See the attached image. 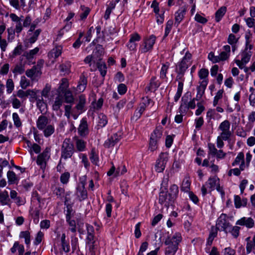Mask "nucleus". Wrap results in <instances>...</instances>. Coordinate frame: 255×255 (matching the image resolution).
I'll return each instance as SVG.
<instances>
[{
    "label": "nucleus",
    "mask_w": 255,
    "mask_h": 255,
    "mask_svg": "<svg viewBox=\"0 0 255 255\" xmlns=\"http://www.w3.org/2000/svg\"><path fill=\"white\" fill-rule=\"evenodd\" d=\"M77 130L78 134L82 137H86L89 134V127L86 118H84L81 120Z\"/></svg>",
    "instance_id": "13"
},
{
    "label": "nucleus",
    "mask_w": 255,
    "mask_h": 255,
    "mask_svg": "<svg viewBox=\"0 0 255 255\" xmlns=\"http://www.w3.org/2000/svg\"><path fill=\"white\" fill-rule=\"evenodd\" d=\"M158 142L150 138L148 148L149 150L151 151H155L158 147Z\"/></svg>",
    "instance_id": "64"
},
{
    "label": "nucleus",
    "mask_w": 255,
    "mask_h": 255,
    "mask_svg": "<svg viewBox=\"0 0 255 255\" xmlns=\"http://www.w3.org/2000/svg\"><path fill=\"white\" fill-rule=\"evenodd\" d=\"M218 229L217 227L212 226L211 228L209 236L207 240V244L209 245H211L214 238L217 236Z\"/></svg>",
    "instance_id": "33"
},
{
    "label": "nucleus",
    "mask_w": 255,
    "mask_h": 255,
    "mask_svg": "<svg viewBox=\"0 0 255 255\" xmlns=\"http://www.w3.org/2000/svg\"><path fill=\"white\" fill-rule=\"evenodd\" d=\"M186 9L185 7H182L179 9L175 13V24L178 25L180 22L183 19L186 13Z\"/></svg>",
    "instance_id": "24"
},
{
    "label": "nucleus",
    "mask_w": 255,
    "mask_h": 255,
    "mask_svg": "<svg viewBox=\"0 0 255 255\" xmlns=\"http://www.w3.org/2000/svg\"><path fill=\"white\" fill-rule=\"evenodd\" d=\"M190 181L188 177H186L182 182L181 190L184 192H188L190 189Z\"/></svg>",
    "instance_id": "49"
},
{
    "label": "nucleus",
    "mask_w": 255,
    "mask_h": 255,
    "mask_svg": "<svg viewBox=\"0 0 255 255\" xmlns=\"http://www.w3.org/2000/svg\"><path fill=\"white\" fill-rule=\"evenodd\" d=\"M252 54L245 50L241 53V60H236L235 62L239 67H242V64H247L250 60Z\"/></svg>",
    "instance_id": "17"
},
{
    "label": "nucleus",
    "mask_w": 255,
    "mask_h": 255,
    "mask_svg": "<svg viewBox=\"0 0 255 255\" xmlns=\"http://www.w3.org/2000/svg\"><path fill=\"white\" fill-rule=\"evenodd\" d=\"M247 26L250 28H253L255 33V19L254 17H250L245 18Z\"/></svg>",
    "instance_id": "53"
},
{
    "label": "nucleus",
    "mask_w": 255,
    "mask_h": 255,
    "mask_svg": "<svg viewBox=\"0 0 255 255\" xmlns=\"http://www.w3.org/2000/svg\"><path fill=\"white\" fill-rule=\"evenodd\" d=\"M70 64L69 63H64L60 66V71L63 74H68L70 73Z\"/></svg>",
    "instance_id": "51"
},
{
    "label": "nucleus",
    "mask_w": 255,
    "mask_h": 255,
    "mask_svg": "<svg viewBox=\"0 0 255 255\" xmlns=\"http://www.w3.org/2000/svg\"><path fill=\"white\" fill-rule=\"evenodd\" d=\"M90 159L92 163L97 165L99 162V156L95 148H92L90 154Z\"/></svg>",
    "instance_id": "40"
},
{
    "label": "nucleus",
    "mask_w": 255,
    "mask_h": 255,
    "mask_svg": "<svg viewBox=\"0 0 255 255\" xmlns=\"http://www.w3.org/2000/svg\"><path fill=\"white\" fill-rule=\"evenodd\" d=\"M10 102L13 108L14 109H18L21 106L20 101L15 97V95H13L11 97Z\"/></svg>",
    "instance_id": "52"
},
{
    "label": "nucleus",
    "mask_w": 255,
    "mask_h": 255,
    "mask_svg": "<svg viewBox=\"0 0 255 255\" xmlns=\"http://www.w3.org/2000/svg\"><path fill=\"white\" fill-rule=\"evenodd\" d=\"M42 130L44 136L49 137L54 133L55 128L53 126L48 124Z\"/></svg>",
    "instance_id": "44"
},
{
    "label": "nucleus",
    "mask_w": 255,
    "mask_h": 255,
    "mask_svg": "<svg viewBox=\"0 0 255 255\" xmlns=\"http://www.w3.org/2000/svg\"><path fill=\"white\" fill-rule=\"evenodd\" d=\"M6 92L8 94H10L14 89V83L11 79H7L6 81Z\"/></svg>",
    "instance_id": "61"
},
{
    "label": "nucleus",
    "mask_w": 255,
    "mask_h": 255,
    "mask_svg": "<svg viewBox=\"0 0 255 255\" xmlns=\"http://www.w3.org/2000/svg\"><path fill=\"white\" fill-rule=\"evenodd\" d=\"M199 77L200 79L202 80V81H206L208 82V79H207L209 71L208 69L202 68L201 69L198 73Z\"/></svg>",
    "instance_id": "50"
},
{
    "label": "nucleus",
    "mask_w": 255,
    "mask_h": 255,
    "mask_svg": "<svg viewBox=\"0 0 255 255\" xmlns=\"http://www.w3.org/2000/svg\"><path fill=\"white\" fill-rule=\"evenodd\" d=\"M169 63L166 62L162 65L160 72V78L162 79L166 78V74L169 67Z\"/></svg>",
    "instance_id": "38"
},
{
    "label": "nucleus",
    "mask_w": 255,
    "mask_h": 255,
    "mask_svg": "<svg viewBox=\"0 0 255 255\" xmlns=\"http://www.w3.org/2000/svg\"><path fill=\"white\" fill-rule=\"evenodd\" d=\"M20 238L24 239V242L25 244L29 246L30 244V234L29 231H22L19 234Z\"/></svg>",
    "instance_id": "39"
},
{
    "label": "nucleus",
    "mask_w": 255,
    "mask_h": 255,
    "mask_svg": "<svg viewBox=\"0 0 255 255\" xmlns=\"http://www.w3.org/2000/svg\"><path fill=\"white\" fill-rule=\"evenodd\" d=\"M216 227L219 230L223 231L225 233H228V229H231V225L229 223L227 216L222 214L218 218L216 222Z\"/></svg>",
    "instance_id": "8"
},
{
    "label": "nucleus",
    "mask_w": 255,
    "mask_h": 255,
    "mask_svg": "<svg viewBox=\"0 0 255 255\" xmlns=\"http://www.w3.org/2000/svg\"><path fill=\"white\" fill-rule=\"evenodd\" d=\"M86 103V97L84 95H81L79 97L78 103L75 109L78 111L79 114H81L85 111V106Z\"/></svg>",
    "instance_id": "22"
},
{
    "label": "nucleus",
    "mask_w": 255,
    "mask_h": 255,
    "mask_svg": "<svg viewBox=\"0 0 255 255\" xmlns=\"http://www.w3.org/2000/svg\"><path fill=\"white\" fill-rule=\"evenodd\" d=\"M191 58V54L189 52H186L181 61L176 65V69L185 72L192 63Z\"/></svg>",
    "instance_id": "11"
},
{
    "label": "nucleus",
    "mask_w": 255,
    "mask_h": 255,
    "mask_svg": "<svg viewBox=\"0 0 255 255\" xmlns=\"http://www.w3.org/2000/svg\"><path fill=\"white\" fill-rule=\"evenodd\" d=\"M80 10L82 12L80 14V19L85 20L90 13V9L84 5H81Z\"/></svg>",
    "instance_id": "36"
},
{
    "label": "nucleus",
    "mask_w": 255,
    "mask_h": 255,
    "mask_svg": "<svg viewBox=\"0 0 255 255\" xmlns=\"http://www.w3.org/2000/svg\"><path fill=\"white\" fill-rule=\"evenodd\" d=\"M102 58L101 57V59L98 62H96L95 65H93V68H91V71H95L98 68L101 73V75L104 77L107 73V67L105 63L102 61Z\"/></svg>",
    "instance_id": "15"
},
{
    "label": "nucleus",
    "mask_w": 255,
    "mask_h": 255,
    "mask_svg": "<svg viewBox=\"0 0 255 255\" xmlns=\"http://www.w3.org/2000/svg\"><path fill=\"white\" fill-rule=\"evenodd\" d=\"M208 83V81H206L205 80L202 81L200 82V85L197 87V93L195 98L196 101H199L202 98L203 95L205 93V90L206 88Z\"/></svg>",
    "instance_id": "20"
},
{
    "label": "nucleus",
    "mask_w": 255,
    "mask_h": 255,
    "mask_svg": "<svg viewBox=\"0 0 255 255\" xmlns=\"http://www.w3.org/2000/svg\"><path fill=\"white\" fill-rule=\"evenodd\" d=\"M63 102V97L59 93L56 97L54 102L52 105V109L54 111H58L62 106Z\"/></svg>",
    "instance_id": "29"
},
{
    "label": "nucleus",
    "mask_w": 255,
    "mask_h": 255,
    "mask_svg": "<svg viewBox=\"0 0 255 255\" xmlns=\"http://www.w3.org/2000/svg\"><path fill=\"white\" fill-rule=\"evenodd\" d=\"M239 38H237L234 34H230L227 41L228 43L232 46V50L234 52L238 48L237 43Z\"/></svg>",
    "instance_id": "28"
},
{
    "label": "nucleus",
    "mask_w": 255,
    "mask_h": 255,
    "mask_svg": "<svg viewBox=\"0 0 255 255\" xmlns=\"http://www.w3.org/2000/svg\"><path fill=\"white\" fill-rule=\"evenodd\" d=\"M44 63L43 59L38 60L36 65L26 71V75L32 80H34L36 77H40L42 74L41 69L43 67Z\"/></svg>",
    "instance_id": "5"
},
{
    "label": "nucleus",
    "mask_w": 255,
    "mask_h": 255,
    "mask_svg": "<svg viewBox=\"0 0 255 255\" xmlns=\"http://www.w3.org/2000/svg\"><path fill=\"white\" fill-rule=\"evenodd\" d=\"M159 86V84L156 81V77H152L149 85L146 87L145 90L147 91H155Z\"/></svg>",
    "instance_id": "32"
},
{
    "label": "nucleus",
    "mask_w": 255,
    "mask_h": 255,
    "mask_svg": "<svg viewBox=\"0 0 255 255\" xmlns=\"http://www.w3.org/2000/svg\"><path fill=\"white\" fill-rule=\"evenodd\" d=\"M227 10L225 6L221 7L215 13V19L217 22L220 21L223 16L225 15Z\"/></svg>",
    "instance_id": "37"
},
{
    "label": "nucleus",
    "mask_w": 255,
    "mask_h": 255,
    "mask_svg": "<svg viewBox=\"0 0 255 255\" xmlns=\"http://www.w3.org/2000/svg\"><path fill=\"white\" fill-rule=\"evenodd\" d=\"M182 240L180 233H176L172 237H168L164 242L167 247L165 249V255H174L178 249V245Z\"/></svg>",
    "instance_id": "2"
},
{
    "label": "nucleus",
    "mask_w": 255,
    "mask_h": 255,
    "mask_svg": "<svg viewBox=\"0 0 255 255\" xmlns=\"http://www.w3.org/2000/svg\"><path fill=\"white\" fill-rule=\"evenodd\" d=\"M195 98L191 99V96L190 94H185L181 99V104L179 108L180 111L182 113L186 112L189 109H194L196 107Z\"/></svg>",
    "instance_id": "4"
},
{
    "label": "nucleus",
    "mask_w": 255,
    "mask_h": 255,
    "mask_svg": "<svg viewBox=\"0 0 255 255\" xmlns=\"http://www.w3.org/2000/svg\"><path fill=\"white\" fill-rule=\"evenodd\" d=\"M39 48L35 47L32 50L24 53L23 56L26 57L27 60H30L34 58V56L39 52Z\"/></svg>",
    "instance_id": "42"
},
{
    "label": "nucleus",
    "mask_w": 255,
    "mask_h": 255,
    "mask_svg": "<svg viewBox=\"0 0 255 255\" xmlns=\"http://www.w3.org/2000/svg\"><path fill=\"white\" fill-rule=\"evenodd\" d=\"M75 144L77 151L83 152L86 150L87 142L77 136L74 137Z\"/></svg>",
    "instance_id": "19"
},
{
    "label": "nucleus",
    "mask_w": 255,
    "mask_h": 255,
    "mask_svg": "<svg viewBox=\"0 0 255 255\" xmlns=\"http://www.w3.org/2000/svg\"><path fill=\"white\" fill-rule=\"evenodd\" d=\"M50 149L46 148L45 149L37 156V164L42 169L45 168L46 162L50 158Z\"/></svg>",
    "instance_id": "12"
},
{
    "label": "nucleus",
    "mask_w": 255,
    "mask_h": 255,
    "mask_svg": "<svg viewBox=\"0 0 255 255\" xmlns=\"http://www.w3.org/2000/svg\"><path fill=\"white\" fill-rule=\"evenodd\" d=\"M219 129L221 131V136L224 140H228L232 135V131L230 130V123L228 120H225L219 125Z\"/></svg>",
    "instance_id": "9"
},
{
    "label": "nucleus",
    "mask_w": 255,
    "mask_h": 255,
    "mask_svg": "<svg viewBox=\"0 0 255 255\" xmlns=\"http://www.w3.org/2000/svg\"><path fill=\"white\" fill-rule=\"evenodd\" d=\"M41 32V30L40 29H38L35 30L33 32H31V36L28 39L29 42L30 43H34L37 40Z\"/></svg>",
    "instance_id": "47"
},
{
    "label": "nucleus",
    "mask_w": 255,
    "mask_h": 255,
    "mask_svg": "<svg viewBox=\"0 0 255 255\" xmlns=\"http://www.w3.org/2000/svg\"><path fill=\"white\" fill-rule=\"evenodd\" d=\"M121 139V135L117 133L114 134L110 138H108L104 143L105 147L110 148L114 146Z\"/></svg>",
    "instance_id": "21"
},
{
    "label": "nucleus",
    "mask_w": 255,
    "mask_h": 255,
    "mask_svg": "<svg viewBox=\"0 0 255 255\" xmlns=\"http://www.w3.org/2000/svg\"><path fill=\"white\" fill-rule=\"evenodd\" d=\"M156 38V36L153 34L145 37L143 40L142 44L139 47V51L142 53H144L151 51L155 44Z\"/></svg>",
    "instance_id": "6"
},
{
    "label": "nucleus",
    "mask_w": 255,
    "mask_h": 255,
    "mask_svg": "<svg viewBox=\"0 0 255 255\" xmlns=\"http://www.w3.org/2000/svg\"><path fill=\"white\" fill-rule=\"evenodd\" d=\"M74 152V148L71 140L69 138H65L61 147V155L60 160L61 163L62 160H66L72 156Z\"/></svg>",
    "instance_id": "3"
},
{
    "label": "nucleus",
    "mask_w": 255,
    "mask_h": 255,
    "mask_svg": "<svg viewBox=\"0 0 255 255\" xmlns=\"http://www.w3.org/2000/svg\"><path fill=\"white\" fill-rule=\"evenodd\" d=\"M57 240L58 242H60L62 247V250L65 253H68L70 251V247L68 241L66 240V235L65 233L60 234L57 233Z\"/></svg>",
    "instance_id": "14"
},
{
    "label": "nucleus",
    "mask_w": 255,
    "mask_h": 255,
    "mask_svg": "<svg viewBox=\"0 0 255 255\" xmlns=\"http://www.w3.org/2000/svg\"><path fill=\"white\" fill-rule=\"evenodd\" d=\"M66 221L68 223L70 227L69 230L73 233L76 232V223L75 221L71 219H69V217L68 216L66 218Z\"/></svg>",
    "instance_id": "54"
},
{
    "label": "nucleus",
    "mask_w": 255,
    "mask_h": 255,
    "mask_svg": "<svg viewBox=\"0 0 255 255\" xmlns=\"http://www.w3.org/2000/svg\"><path fill=\"white\" fill-rule=\"evenodd\" d=\"M240 229L238 226H231V229H228V232H230L234 238H237L239 236Z\"/></svg>",
    "instance_id": "58"
},
{
    "label": "nucleus",
    "mask_w": 255,
    "mask_h": 255,
    "mask_svg": "<svg viewBox=\"0 0 255 255\" xmlns=\"http://www.w3.org/2000/svg\"><path fill=\"white\" fill-rule=\"evenodd\" d=\"M76 194L80 201L84 200L87 197V190L84 184L77 187Z\"/></svg>",
    "instance_id": "27"
},
{
    "label": "nucleus",
    "mask_w": 255,
    "mask_h": 255,
    "mask_svg": "<svg viewBox=\"0 0 255 255\" xmlns=\"http://www.w3.org/2000/svg\"><path fill=\"white\" fill-rule=\"evenodd\" d=\"M87 84V78L84 75H82L80 78L78 85L77 87V90L80 92H83L86 87Z\"/></svg>",
    "instance_id": "30"
},
{
    "label": "nucleus",
    "mask_w": 255,
    "mask_h": 255,
    "mask_svg": "<svg viewBox=\"0 0 255 255\" xmlns=\"http://www.w3.org/2000/svg\"><path fill=\"white\" fill-rule=\"evenodd\" d=\"M9 17L11 20L15 23V32L16 33H20L23 29L21 19L16 14L13 13H10L9 14Z\"/></svg>",
    "instance_id": "16"
},
{
    "label": "nucleus",
    "mask_w": 255,
    "mask_h": 255,
    "mask_svg": "<svg viewBox=\"0 0 255 255\" xmlns=\"http://www.w3.org/2000/svg\"><path fill=\"white\" fill-rule=\"evenodd\" d=\"M36 101L37 107L40 110L41 113L45 112L47 105L44 101L43 97H39Z\"/></svg>",
    "instance_id": "34"
},
{
    "label": "nucleus",
    "mask_w": 255,
    "mask_h": 255,
    "mask_svg": "<svg viewBox=\"0 0 255 255\" xmlns=\"http://www.w3.org/2000/svg\"><path fill=\"white\" fill-rule=\"evenodd\" d=\"M98 126L101 128L104 127L108 123V119L106 115L100 114L98 117Z\"/></svg>",
    "instance_id": "45"
},
{
    "label": "nucleus",
    "mask_w": 255,
    "mask_h": 255,
    "mask_svg": "<svg viewBox=\"0 0 255 255\" xmlns=\"http://www.w3.org/2000/svg\"><path fill=\"white\" fill-rule=\"evenodd\" d=\"M246 240L248 242L246 247L247 252L248 254H249L253 249H255V244L253 241L250 240V238H247Z\"/></svg>",
    "instance_id": "63"
},
{
    "label": "nucleus",
    "mask_w": 255,
    "mask_h": 255,
    "mask_svg": "<svg viewBox=\"0 0 255 255\" xmlns=\"http://www.w3.org/2000/svg\"><path fill=\"white\" fill-rule=\"evenodd\" d=\"M30 214L33 220L34 223L37 224L39 222V210L37 209L32 210L30 211Z\"/></svg>",
    "instance_id": "48"
},
{
    "label": "nucleus",
    "mask_w": 255,
    "mask_h": 255,
    "mask_svg": "<svg viewBox=\"0 0 255 255\" xmlns=\"http://www.w3.org/2000/svg\"><path fill=\"white\" fill-rule=\"evenodd\" d=\"M62 49L61 46H56L50 52L49 56L54 58L58 57L61 54Z\"/></svg>",
    "instance_id": "35"
},
{
    "label": "nucleus",
    "mask_w": 255,
    "mask_h": 255,
    "mask_svg": "<svg viewBox=\"0 0 255 255\" xmlns=\"http://www.w3.org/2000/svg\"><path fill=\"white\" fill-rule=\"evenodd\" d=\"M48 119L46 116L41 115L36 121V126L39 130H42L48 125Z\"/></svg>",
    "instance_id": "23"
},
{
    "label": "nucleus",
    "mask_w": 255,
    "mask_h": 255,
    "mask_svg": "<svg viewBox=\"0 0 255 255\" xmlns=\"http://www.w3.org/2000/svg\"><path fill=\"white\" fill-rule=\"evenodd\" d=\"M7 177L9 184H14L18 180L15 173L12 171H8L7 172Z\"/></svg>",
    "instance_id": "41"
},
{
    "label": "nucleus",
    "mask_w": 255,
    "mask_h": 255,
    "mask_svg": "<svg viewBox=\"0 0 255 255\" xmlns=\"http://www.w3.org/2000/svg\"><path fill=\"white\" fill-rule=\"evenodd\" d=\"M79 157L81 159V162L84 164V167L86 168H88L90 165V163L87 155L86 154L80 153Z\"/></svg>",
    "instance_id": "56"
},
{
    "label": "nucleus",
    "mask_w": 255,
    "mask_h": 255,
    "mask_svg": "<svg viewBox=\"0 0 255 255\" xmlns=\"http://www.w3.org/2000/svg\"><path fill=\"white\" fill-rule=\"evenodd\" d=\"M103 51L102 50H96L94 51L92 55L87 56L84 59V61L85 63L89 64L91 68H93V65H95L101 59Z\"/></svg>",
    "instance_id": "10"
},
{
    "label": "nucleus",
    "mask_w": 255,
    "mask_h": 255,
    "mask_svg": "<svg viewBox=\"0 0 255 255\" xmlns=\"http://www.w3.org/2000/svg\"><path fill=\"white\" fill-rule=\"evenodd\" d=\"M12 119L14 125L16 128H19L21 126V122L18 115L16 113L12 114Z\"/></svg>",
    "instance_id": "55"
},
{
    "label": "nucleus",
    "mask_w": 255,
    "mask_h": 255,
    "mask_svg": "<svg viewBox=\"0 0 255 255\" xmlns=\"http://www.w3.org/2000/svg\"><path fill=\"white\" fill-rule=\"evenodd\" d=\"M64 93L65 101L67 103H72L74 102V98L71 91L69 90H65Z\"/></svg>",
    "instance_id": "43"
},
{
    "label": "nucleus",
    "mask_w": 255,
    "mask_h": 255,
    "mask_svg": "<svg viewBox=\"0 0 255 255\" xmlns=\"http://www.w3.org/2000/svg\"><path fill=\"white\" fill-rule=\"evenodd\" d=\"M219 179L216 176L210 177L206 182V185L211 191L215 189V187L219 184Z\"/></svg>",
    "instance_id": "25"
},
{
    "label": "nucleus",
    "mask_w": 255,
    "mask_h": 255,
    "mask_svg": "<svg viewBox=\"0 0 255 255\" xmlns=\"http://www.w3.org/2000/svg\"><path fill=\"white\" fill-rule=\"evenodd\" d=\"M167 179L163 180L158 199L159 203L167 208L172 205L179 192L178 187L175 184L171 185L169 190L167 191Z\"/></svg>",
    "instance_id": "1"
},
{
    "label": "nucleus",
    "mask_w": 255,
    "mask_h": 255,
    "mask_svg": "<svg viewBox=\"0 0 255 255\" xmlns=\"http://www.w3.org/2000/svg\"><path fill=\"white\" fill-rule=\"evenodd\" d=\"M173 24V21L172 20H169L166 24L165 29V33L164 35V37H166L169 33H170L171 28L172 27V25Z\"/></svg>",
    "instance_id": "62"
},
{
    "label": "nucleus",
    "mask_w": 255,
    "mask_h": 255,
    "mask_svg": "<svg viewBox=\"0 0 255 255\" xmlns=\"http://www.w3.org/2000/svg\"><path fill=\"white\" fill-rule=\"evenodd\" d=\"M25 71L24 65L22 64L21 63L19 64H16L13 69L12 70V72L14 74H21Z\"/></svg>",
    "instance_id": "46"
},
{
    "label": "nucleus",
    "mask_w": 255,
    "mask_h": 255,
    "mask_svg": "<svg viewBox=\"0 0 255 255\" xmlns=\"http://www.w3.org/2000/svg\"><path fill=\"white\" fill-rule=\"evenodd\" d=\"M20 85L21 87L25 89L30 85V82L24 76H21L20 81Z\"/></svg>",
    "instance_id": "60"
},
{
    "label": "nucleus",
    "mask_w": 255,
    "mask_h": 255,
    "mask_svg": "<svg viewBox=\"0 0 255 255\" xmlns=\"http://www.w3.org/2000/svg\"><path fill=\"white\" fill-rule=\"evenodd\" d=\"M244 160V154L243 152H240L236 157L234 161L232 163V166H236L239 164Z\"/></svg>",
    "instance_id": "59"
},
{
    "label": "nucleus",
    "mask_w": 255,
    "mask_h": 255,
    "mask_svg": "<svg viewBox=\"0 0 255 255\" xmlns=\"http://www.w3.org/2000/svg\"><path fill=\"white\" fill-rule=\"evenodd\" d=\"M169 156L167 152H161L158 156L155 164V170L157 172H162L165 169L168 160Z\"/></svg>",
    "instance_id": "7"
},
{
    "label": "nucleus",
    "mask_w": 255,
    "mask_h": 255,
    "mask_svg": "<svg viewBox=\"0 0 255 255\" xmlns=\"http://www.w3.org/2000/svg\"><path fill=\"white\" fill-rule=\"evenodd\" d=\"M236 225L245 226L248 228H252L254 226L255 222L251 217H243L236 222Z\"/></svg>",
    "instance_id": "18"
},
{
    "label": "nucleus",
    "mask_w": 255,
    "mask_h": 255,
    "mask_svg": "<svg viewBox=\"0 0 255 255\" xmlns=\"http://www.w3.org/2000/svg\"><path fill=\"white\" fill-rule=\"evenodd\" d=\"M163 128L161 127H157L151 133L150 138L159 142L162 136Z\"/></svg>",
    "instance_id": "26"
},
{
    "label": "nucleus",
    "mask_w": 255,
    "mask_h": 255,
    "mask_svg": "<svg viewBox=\"0 0 255 255\" xmlns=\"http://www.w3.org/2000/svg\"><path fill=\"white\" fill-rule=\"evenodd\" d=\"M10 199L8 192L6 190L0 192V202L2 205H9Z\"/></svg>",
    "instance_id": "31"
},
{
    "label": "nucleus",
    "mask_w": 255,
    "mask_h": 255,
    "mask_svg": "<svg viewBox=\"0 0 255 255\" xmlns=\"http://www.w3.org/2000/svg\"><path fill=\"white\" fill-rule=\"evenodd\" d=\"M146 105L144 103L141 104L137 110H136L134 114V116L137 119L139 118L144 111Z\"/></svg>",
    "instance_id": "57"
}]
</instances>
